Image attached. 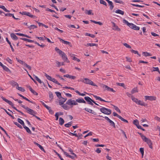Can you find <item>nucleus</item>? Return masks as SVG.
Wrapping results in <instances>:
<instances>
[{
	"label": "nucleus",
	"mask_w": 160,
	"mask_h": 160,
	"mask_svg": "<svg viewBox=\"0 0 160 160\" xmlns=\"http://www.w3.org/2000/svg\"><path fill=\"white\" fill-rule=\"evenodd\" d=\"M80 81L79 80L78 81ZM81 81L86 84L91 85L94 86H98L97 85L94 83L92 81L88 78H84L83 80H82Z\"/></svg>",
	"instance_id": "4"
},
{
	"label": "nucleus",
	"mask_w": 160,
	"mask_h": 160,
	"mask_svg": "<svg viewBox=\"0 0 160 160\" xmlns=\"http://www.w3.org/2000/svg\"><path fill=\"white\" fill-rule=\"evenodd\" d=\"M66 104L68 105L72 106V107L73 103L72 102V99H70L68 100L66 102Z\"/></svg>",
	"instance_id": "22"
},
{
	"label": "nucleus",
	"mask_w": 160,
	"mask_h": 160,
	"mask_svg": "<svg viewBox=\"0 0 160 160\" xmlns=\"http://www.w3.org/2000/svg\"><path fill=\"white\" fill-rule=\"evenodd\" d=\"M85 35L86 36H89L92 38H94L95 37V36L94 35L91 34H89V33H87V32L85 33Z\"/></svg>",
	"instance_id": "51"
},
{
	"label": "nucleus",
	"mask_w": 160,
	"mask_h": 160,
	"mask_svg": "<svg viewBox=\"0 0 160 160\" xmlns=\"http://www.w3.org/2000/svg\"><path fill=\"white\" fill-rule=\"evenodd\" d=\"M93 97L96 99L99 100H100L101 101H103V102H110L109 101H105V100H103V99L102 98L96 95H93Z\"/></svg>",
	"instance_id": "19"
},
{
	"label": "nucleus",
	"mask_w": 160,
	"mask_h": 160,
	"mask_svg": "<svg viewBox=\"0 0 160 160\" xmlns=\"http://www.w3.org/2000/svg\"><path fill=\"white\" fill-rule=\"evenodd\" d=\"M63 77H66L67 78H71L72 79H75L76 77L75 76H72L71 75H69L68 74H66L63 75Z\"/></svg>",
	"instance_id": "18"
},
{
	"label": "nucleus",
	"mask_w": 160,
	"mask_h": 160,
	"mask_svg": "<svg viewBox=\"0 0 160 160\" xmlns=\"http://www.w3.org/2000/svg\"><path fill=\"white\" fill-rule=\"evenodd\" d=\"M11 85L13 86H17V87H18V84L16 82H15L14 81H12L11 82Z\"/></svg>",
	"instance_id": "41"
},
{
	"label": "nucleus",
	"mask_w": 160,
	"mask_h": 160,
	"mask_svg": "<svg viewBox=\"0 0 160 160\" xmlns=\"http://www.w3.org/2000/svg\"><path fill=\"white\" fill-rule=\"evenodd\" d=\"M75 92L76 93H78L79 95L83 96H85V94L81 93L78 90H76L75 91Z\"/></svg>",
	"instance_id": "46"
},
{
	"label": "nucleus",
	"mask_w": 160,
	"mask_h": 160,
	"mask_svg": "<svg viewBox=\"0 0 160 160\" xmlns=\"http://www.w3.org/2000/svg\"><path fill=\"white\" fill-rule=\"evenodd\" d=\"M34 43H35L36 44L38 45V46H40V47H42V48H44L45 46V45H44V44L40 45L37 42H35L34 41Z\"/></svg>",
	"instance_id": "52"
},
{
	"label": "nucleus",
	"mask_w": 160,
	"mask_h": 160,
	"mask_svg": "<svg viewBox=\"0 0 160 160\" xmlns=\"http://www.w3.org/2000/svg\"><path fill=\"white\" fill-rule=\"evenodd\" d=\"M55 93L56 94L57 97L59 99H60V98H61L62 97L61 96V94L60 92H55Z\"/></svg>",
	"instance_id": "38"
},
{
	"label": "nucleus",
	"mask_w": 160,
	"mask_h": 160,
	"mask_svg": "<svg viewBox=\"0 0 160 160\" xmlns=\"http://www.w3.org/2000/svg\"><path fill=\"white\" fill-rule=\"evenodd\" d=\"M10 35L12 38L14 40H17L18 38V37L14 33H11L10 34Z\"/></svg>",
	"instance_id": "21"
},
{
	"label": "nucleus",
	"mask_w": 160,
	"mask_h": 160,
	"mask_svg": "<svg viewBox=\"0 0 160 160\" xmlns=\"http://www.w3.org/2000/svg\"><path fill=\"white\" fill-rule=\"evenodd\" d=\"M109 4L110 5V9L111 10H112L114 7V6L112 2L111 1L110 3H109Z\"/></svg>",
	"instance_id": "47"
},
{
	"label": "nucleus",
	"mask_w": 160,
	"mask_h": 160,
	"mask_svg": "<svg viewBox=\"0 0 160 160\" xmlns=\"http://www.w3.org/2000/svg\"><path fill=\"white\" fill-rule=\"evenodd\" d=\"M138 91L137 88H133L131 91V92L132 94H133L136 92H138Z\"/></svg>",
	"instance_id": "39"
},
{
	"label": "nucleus",
	"mask_w": 160,
	"mask_h": 160,
	"mask_svg": "<svg viewBox=\"0 0 160 160\" xmlns=\"http://www.w3.org/2000/svg\"><path fill=\"white\" fill-rule=\"evenodd\" d=\"M63 152L64 155H65L67 157H68L72 159H73L74 158V157L73 156H72L70 155H69L66 152L64 151Z\"/></svg>",
	"instance_id": "30"
},
{
	"label": "nucleus",
	"mask_w": 160,
	"mask_h": 160,
	"mask_svg": "<svg viewBox=\"0 0 160 160\" xmlns=\"http://www.w3.org/2000/svg\"><path fill=\"white\" fill-rule=\"evenodd\" d=\"M112 24L113 25V28L112 29L114 30H117L118 31H119L121 30L120 28H119L116 25V24L114 22H112Z\"/></svg>",
	"instance_id": "14"
},
{
	"label": "nucleus",
	"mask_w": 160,
	"mask_h": 160,
	"mask_svg": "<svg viewBox=\"0 0 160 160\" xmlns=\"http://www.w3.org/2000/svg\"><path fill=\"white\" fill-rule=\"evenodd\" d=\"M40 102L42 103V104L48 109H50V107L47 105L42 101H40Z\"/></svg>",
	"instance_id": "49"
},
{
	"label": "nucleus",
	"mask_w": 160,
	"mask_h": 160,
	"mask_svg": "<svg viewBox=\"0 0 160 160\" xmlns=\"http://www.w3.org/2000/svg\"><path fill=\"white\" fill-rule=\"evenodd\" d=\"M60 56L62 57V59L65 61L66 62H69V61L66 55L65 54L64 52L62 53Z\"/></svg>",
	"instance_id": "12"
},
{
	"label": "nucleus",
	"mask_w": 160,
	"mask_h": 160,
	"mask_svg": "<svg viewBox=\"0 0 160 160\" xmlns=\"http://www.w3.org/2000/svg\"><path fill=\"white\" fill-rule=\"evenodd\" d=\"M131 99L136 104L141 106H145V103L140 100H138V99L135 98L133 96H131Z\"/></svg>",
	"instance_id": "3"
},
{
	"label": "nucleus",
	"mask_w": 160,
	"mask_h": 160,
	"mask_svg": "<svg viewBox=\"0 0 160 160\" xmlns=\"http://www.w3.org/2000/svg\"><path fill=\"white\" fill-rule=\"evenodd\" d=\"M117 85L118 86H122V87H124V83H118L117 82L116 83Z\"/></svg>",
	"instance_id": "63"
},
{
	"label": "nucleus",
	"mask_w": 160,
	"mask_h": 160,
	"mask_svg": "<svg viewBox=\"0 0 160 160\" xmlns=\"http://www.w3.org/2000/svg\"><path fill=\"white\" fill-rule=\"evenodd\" d=\"M14 124L17 126L18 128H22V127L21 126V125H20V124H19L17 122H14Z\"/></svg>",
	"instance_id": "53"
},
{
	"label": "nucleus",
	"mask_w": 160,
	"mask_h": 160,
	"mask_svg": "<svg viewBox=\"0 0 160 160\" xmlns=\"http://www.w3.org/2000/svg\"><path fill=\"white\" fill-rule=\"evenodd\" d=\"M1 98L3 99V100L5 102L8 103V104L10 105L13 108V107H14V104L12 103V102L11 101H9L8 99H6L3 96H2L1 97Z\"/></svg>",
	"instance_id": "11"
},
{
	"label": "nucleus",
	"mask_w": 160,
	"mask_h": 160,
	"mask_svg": "<svg viewBox=\"0 0 160 160\" xmlns=\"http://www.w3.org/2000/svg\"><path fill=\"white\" fill-rule=\"evenodd\" d=\"M100 111L102 113L107 115H110L111 113V110L105 107L100 108Z\"/></svg>",
	"instance_id": "5"
},
{
	"label": "nucleus",
	"mask_w": 160,
	"mask_h": 160,
	"mask_svg": "<svg viewBox=\"0 0 160 160\" xmlns=\"http://www.w3.org/2000/svg\"><path fill=\"white\" fill-rule=\"evenodd\" d=\"M1 8H2L5 11L7 12H9L10 11L8 10H7L4 6H2Z\"/></svg>",
	"instance_id": "50"
},
{
	"label": "nucleus",
	"mask_w": 160,
	"mask_h": 160,
	"mask_svg": "<svg viewBox=\"0 0 160 160\" xmlns=\"http://www.w3.org/2000/svg\"><path fill=\"white\" fill-rule=\"evenodd\" d=\"M133 123L136 125V126H137V125H138L139 124H138V121L136 119V120H134L133 121Z\"/></svg>",
	"instance_id": "62"
},
{
	"label": "nucleus",
	"mask_w": 160,
	"mask_h": 160,
	"mask_svg": "<svg viewBox=\"0 0 160 160\" xmlns=\"http://www.w3.org/2000/svg\"><path fill=\"white\" fill-rule=\"evenodd\" d=\"M19 13L20 14H22V15H27V16H28L29 17L31 18H34L35 17V16H34L32 14H31V13L29 12H19Z\"/></svg>",
	"instance_id": "8"
},
{
	"label": "nucleus",
	"mask_w": 160,
	"mask_h": 160,
	"mask_svg": "<svg viewBox=\"0 0 160 160\" xmlns=\"http://www.w3.org/2000/svg\"><path fill=\"white\" fill-rule=\"evenodd\" d=\"M108 122H109L110 125L112 126L114 128H115V123L113 122L110 119Z\"/></svg>",
	"instance_id": "43"
},
{
	"label": "nucleus",
	"mask_w": 160,
	"mask_h": 160,
	"mask_svg": "<svg viewBox=\"0 0 160 160\" xmlns=\"http://www.w3.org/2000/svg\"><path fill=\"white\" fill-rule=\"evenodd\" d=\"M34 78L36 79V80L38 81L39 83H42V82L41 80L39 79V78L37 76H35Z\"/></svg>",
	"instance_id": "45"
},
{
	"label": "nucleus",
	"mask_w": 160,
	"mask_h": 160,
	"mask_svg": "<svg viewBox=\"0 0 160 160\" xmlns=\"http://www.w3.org/2000/svg\"><path fill=\"white\" fill-rule=\"evenodd\" d=\"M24 128L26 129V131L27 132H28L29 133L31 134V130H30V129L29 128H28L27 127V126H25V125L23 126Z\"/></svg>",
	"instance_id": "28"
},
{
	"label": "nucleus",
	"mask_w": 160,
	"mask_h": 160,
	"mask_svg": "<svg viewBox=\"0 0 160 160\" xmlns=\"http://www.w3.org/2000/svg\"><path fill=\"white\" fill-rule=\"evenodd\" d=\"M59 124L60 125H62L63 124V123H64V120L62 118H59Z\"/></svg>",
	"instance_id": "34"
},
{
	"label": "nucleus",
	"mask_w": 160,
	"mask_h": 160,
	"mask_svg": "<svg viewBox=\"0 0 160 160\" xmlns=\"http://www.w3.org/2000/svg\"><path fill=\"white\" fill-rule=\"evenodd\" d=\"M123 22L127 24L128 26L133 29L139 30L140 29L139 27L136 26L135 25L132 23L128 22L125 19H123Z\"/></svg>",
	"instance_id": "1"
},
{
	"label": "nucleus",
	"mask_w": 160,
	"mask_h": 160,
	"mask_svg": "<svg viewBox=\"0 0 160 160\" xmlns=\"http://www.w3.org/2000/svg\"><path fill=\"white\" fill-rule=\"evenodd\" d=\"M115 12L116 13H119L122 15H123L124 14V12L120 9H118Z\"/></svg>",
	"instance_id": "27"
},
{
	"label": "nucleus",
	"mask_w": 160,
	"mask_h": 160,
	"mask_svg": "<svg viewBox=\"0 0 160 160\" xmlns=\"http://www.w3.org/2000/svg\"><path fill=\"white\" fill-rule=\"evenodd\" d=\"M37 28V27L36 26L34 25H32L28 27V28L30 30L33 29L34 28Z\"/></svg>",
	"instance_id": "33"
},
{
	"label": "nucleus",
	"mask_w": 160,
	"mask_h": 160,
	"mask_svg": "<svg viewBox=\"0 0 160 160\" xmlns=\"http://www.w3.org/2000/svg\"><path fill=\"white\" fill-rule=\"evenodd\" d=\"M17 121L18 122L20 123L23 126L24 125V123L23 121L21 119L18 118L17 119Z\"/></svg>",
	"instance_id": "37"
},
{
	"label": "nucleus",
	"mask_w": 160,
	"mask_h": 160,
	"mask_svg": "<svg viewBox=\"0 0 160 160\" xmlns=\"http://www.w3.org/2000/svg\"><path fill=\"white\" fill-rule=\"evenodd\" d=\"M23 66L26 67L30 70H31V67L26 63H25Z\"/></svg>",
	"instance_id": "57"
},
{
	"label": "nucleus",
	"mask_w": 160,
	"mask_h": 160,
	"mask_svg": "<svg viewBox=\"0 0 160 160\" xmlns=\"http://www.w3.org/2000/svg\"><path fill=\"white\" fill-rule=\"evenodd\" d=\"M1 98L3 99V100L5 102L8 103V104L10 105L13 108V107H14V104L12 103V102L11 101H9L8 99H6L3 96H2L1 97Z\"/></svg>",
	"instance_id": "10"
},
{
	"label": "nucleus",
	"mask_w": 160,
	"mask_h": 160,
	"mask_svg": "<svg viewBox=\"0 0 160 160\" xmlns=\"http://www.w3.org/2000/svg\"><path fill=\"white\" fill-rule=\"evenodd\" d=\"M86 11L87 12H86V13L88 15H93V14L92 13V10H86Z\"/></svg>",
	"instance_id": "60"
},
{
	"label": "nucleus",
	"mask_w": 160,
	"mask_h": 160,
	"mask_svg": "<svg viewBox=\"0 0 160 160\" xmlns=\"http://www.w3.org/2000/svg\"><path fill=\"white\" fill-rule=\"evenodd\" d=\"M100 3L101 4H102L106 6L107 5L106 2L103 0H100Z\"/></svg>",
	"instance_id": "48"
},
{
	"label": "nucleus",
	"mask_w": 160,
	"mask_h": 160,
	"mask_svg": "<svg viewBox=\"0 0 160 160\" xmlns=\"http://www.w3.org/2000/svg\"><path fill=\"white\" fill-rule=\"evenodd\" d=\"M56 63L58 65V67L61 65H64L63 62H60L58 61H56Z\"/></svg>",
	"instance_id": "56"
},
{
	"label": "nucleus",
	"mask_w": 160,
	"mask_h": 160,
	"mask_svg": "<svg viewBox=\"0 0 160 160\" xmlns=\"http://www.w3.org/2000/svg\"><path fill=\"white\" fill-rule=\"evenodd\" d=\"M68 149L69 151L71 152V154L73 155V156L74 157V158L77 157V155L73 152V150L71 149V148L69 147L68 148Z\"/></svg>",
	"instance_id": "26"
},
{
	"label": "nucleus",
	"mask_w": 160,
	"mask_h": 160,
	"mask_svg": "<svg viewBox=\"0 0 160 160\" xmlns=\"http://www.w3.org/2000/svg\"><path fill=\"white\" fill-rule=\"evenodd\" d=\"M142 54L146 57L151 56L152 55L150 53L147 52H142Z\"/></svg>",
	"instance_id": "44"
},
{
	"label": "nucleus",
	"mask_w": 160,
	"mask_h": 160,
	"mask_svg": "<svg viewBox=\"0 0 160 160\" xmlns=\"http://www.w3.org/2000/svg\"><path fill=\"white\" fill-rule=\"evenodd\" d=\"M2 67V68L3 69L6 71L7 72H11L10 70L7 67L4 66V65H3Z\"/></svg>",
	"instance_id": "29"
},
{
	"label": "nucleus",
	"mask_w": 160,
	"mask_h": 160,
	"mask_svg": "<svg viewBox=\"0 0 160 160\" xmlns=\"http://www.w3.org/2000/svg\"><path fill=\"white\" fill-rule=\"evenodd\" d=\"M52 82H54L55 83L60 85L61 86H62V85H61L59 83L58 81L54 78H53L52 79Z\"/></svg>",
	"instance_id": "36"
},
{
	"label": "nucleus",
	"mask_w": 160,
	"mask_h": 160,
	"mask_svg": "<svg viewBox=\"0 0 160 160\" xmlns=\"http://www.w3.org/2000/svg\"><path fill=\"white\" fill-rule=\"evenodd\" d=\"M141 138L145 142V141L148 138H146V137L144 135H142Z\"/></svg>",
	"instance_id": "61"
},
{
	"label": "nucleus",
	"mask_w": 160,
	"mask_h": 160,
	"mask_svg": "<svg viewBox=\"0 0 160 160\" xmlns=\"http://www.w3.org/2000/svg\"><path fill=\"white\" fill-rule=\"evenodd\" d=\"M34 143L36 145H37L38 147L42 151H43L45 152H46L43 147L41 145L39 144L38 143L36 142H34Z\"/></svg>",
	"instance_id": "20"
},
{
	"label": "nucleus",
	"mask_w": 160,
	"mask_h": 160,
	"mask_svg": "<svg viewBox=\"0 0 160 160\" xmlns=\"http://www.w3.org/2000/svg\"><path fill=\"white\" fill-rule=\"evenodd\" d=\"M84 109L86 111L88 112H89L90 113H92V114H93L94 115H96V113L93 110H92L90 109V108H85Z\"/></svg>",
	"instance_id": "13"
},
{
	"label": "nucleus",
	"mask_w": 160,
	"mask_h": 160,
	"mask_svg": "<svg viewBox=\"0 0 160 160\" xmlns=\"http://www.w3.org/2000/svg\"><path fill=\"white\" fill-rule=\"evenodd\" d=\"M119 119H120L123 122H126L127 123H128V121H127V120L124 119V118H122L121 116L120 117V118Z\"/></svg>",
	"instance_id": "64"
},
{
	"label": "nucleus",
	"mask_w": 160,
	"mask_h": 160,
	"mask_svg": "<svg viewBox=\"0 0 160 160\" xmlns=\"http://www.w3.org/2000/svg\"><path fill=\"white\" fill-rule=\"evenodd\" d=\"M145 98L146 100H148L151 101H155L156 99V97L153 96H146Z\"/></svg>",
	"instance_id": "9"
},
{
	"label": "nucleus",
	"mask_w": 160,
	"mask_h": 160,
	"mask_svg": "<svg viewBox=\"0 0 160 160\" xmlns=\"http://www.w3.org/2000/svg\"><path fill=\"white\" fill-rule=\"evenodd\" d=\"M114 109L119 113H121V111L119 108L117 106H114Z\"/></svg>",
	"instance_id": "58"
},
{
	"label": "nucleus",
	"mask_w": 160,
	"mask_h": 160,
	"mask_svg": "<svg viewBox=\"0 0 160 160\" xmlns=\"http://www.w3.org/2000/svg\"><path fill=\"white\" fill-rule=\"evenodd\" d=\"M77 102L79 103H86V102L82 98H79L76 100Z\"/></svg>",
	"instance_id": "17"
},
{
	"label": "nucleus",
	"mask_w": 160,
	"mask_h": 160,
	"mask_svg": "<svg viewBox=\"0 0 160 160\" xmlns=\"http://www.w3.org/2000/svg\"><path fill=\"white\" fill-rule=\"evenodd\" d=\"M145 142H146L148 144L150 148L151 149L152 148V143L150 139H149L148 138L147 139V140L145 141Z\"/></svg>",
	"instance_id": "16"
},
{
	"label": "nucleus",
	"mask_w": 160,
	"mask_h": 160,
	"mask_svg": "<svg viewBox=\"0 0 160 160\" xmlns=\"http://www.w3.org/2000/svg\"><path fill=\"white\" fill-rule=\"evenodd\" d=\"M101 86L102 88L105 89V90L111 91L114 92H115V91L112 88H110L106 85L102 84L101 85Z\"/></svg>",
	"instance_id": "7"
},
{
	"label": "nucleus",
	"mask_w": 160,
	"mask_h": 160,
	"mask_svg": "<svg viewBox=\"0 0 160 160\" xmlns=\"http://www.w3.org/2000/svg\"><path fill=\"white\" fill-rule=\"evenodd\" d=\"M58 38L61 41L65 44L69 45L71 44L70 42L68 41H65L60 38Z\"/></svg>",
	"instance_id": "23"
},
{
	"label": "nucleus",
	"mask_w": 160,
	"mask_h": 160,
	"mask_svg": "<svg viewBox=\"0 0 160 160\" xmlns=\"http://www.w3.org/2000/svg\"><path fill=\"white\" fill-rule=\"evenodd\" d=\"M85 100L87 102V104L90 105L92 106L93 105V100L91 98L87 96L84 98Z\"/></svg>",
	"instance_id": "6"
},
{
	"label": "nucleus",
	"mask_w": 160,
	"mask_h": 160,
	"mask_svg": "<svg viewBox=\"0 0 160 160\" xmlns=\"http://www.w3.org/2000/svg\"><path fill=\"white\" fill-rule=\"evenodd\" d=\"M45 76L48 79L52 81V79L53 78H52L51 77L49 76L46 73H45Z\"/></svg>",
	"instance_id": "42"
},
{
	"label": "nucleus",
	"mask_w": 160,
	"mask_h": 160,
	"mask_svg": "<svg viewBox=\"0 0 160 160\" xmlns=\"http://www.w3.org/2000/svg\"><path fill=\"white\" fill-rule=\"evenodd\" d=\"M5 16H9V17H12L13 18L14 17V14H12L10 13H6L5 14Z\"/></svg>",
	"instance_id": "54"
},
{
	"label": "nucleus",
	"mask_w": 160,
	"mask_h": 160,
	"mask_svg": "<svg viewBox=\"0 0 160 160\" xmlns=\"http://www.w3.org/2000/svg\"><path fill=\"white\" fill-rule=\"evenodd\" d=\"M20 39H22L24 41H27L29 42H34V41L29 39L27 38H21Z\"/></svg>",
	"instance_id": "24"
},
{
	"label": "nucleus",
	"mask_w": 160,
	"mask_h": 160,
	"mask_svg": "<svg viewBox=\"0 0 160 160\" xmlns=\"http://www.w3.org/2000/svg\"><path fill=\"white\" fill-rule=\"evenodd\" d=\"M62 107L64 108V109L66 110H68L69 109V107L68 106H67L66 104H63L61 105Z\"/></svg>",
	"instance_id": "31"
},
{
	"label": "nucleus",
	"mask_w": 160,
	"mask_h": 160,
	"mask_svg": "<svg viewBox=\"0 0 160 160\" xmlns=\"http://www.w3.org/2000/svg\"><path fill=\"white\" fill-rule=\"evenodd\" d=\"M131 52L133 53L134 54H138L139 56H140V55L138 53V52L137 51H135L133 49H132L131 50Z\"/></svg>",
	"instance_id": "59"
},
{
	"label": "nucleus",
	"mask_w": 160,
	"mask_h": 160,
	"mask_svg": "<svg viewBox=\"0 0 160 160\" xmlns=\"http://www.w3.org/2000/svg\"><path fill=\"white\" fill-rule=\"evenodd\" d=\"M49 98L50 99V101H52L53 99V95L52 92H49Z\"/></svg>",
	"instance_id": "32"
},
{
	"label": "nucleus",
	"mask_w": 160,
	"mask_h": 160,
	"mask_svg": "<svg viewBox=\"0 0 160 160\" xmlns=\"http://www.w3.org/2000/svg\"><path fill=\"white\" fill-rule=\"evenodd\" d=\"M60 100L59 101V104L60 105L64 104V103L66 101L67 98H64L63 97H62L60 98Z\"/></svg>",
	"instance_id": "15"
},
{
	"label": "nucleus",
	"mask_w": 160,
	"mask_h": 160,
	"mask_svg": "<svg viewBox=\"0 0 160 160\" xmlns=\"http://www.w3.org/2000/svg\"><path fill=\"white\" fill-rule=\"evenodd\" d=\"M90 21L91 22H93L95 24H97L99 25H102L103 24L102 22H98V21H96L94 20H91Z\"/></svg>",
	"instance_id": "35"
},
{
	"label": "nucleus",
	"mask_w": 160,
	"mask_h": 160,
	"mask_svg": "<svg viewBox=\"0 0 160 160\" xmlns=\"http://www.w3.org/2000/svg\"><path fill=\"white\" fill-rule=\"evenodd\" d=\"M16 88L18 90L22 92H24L25 91V90L22 87H19V86L18 87H16Z\"/></svg>",
	"instance_id": "40"
},
{
	"label": "nucleus",
	"mask_w": 160,
	"mask_h": 160,
	"mask_svg": "<svg viewBox=\"0 0 160 160\" xmlns=\"http://www.w3.org/2000/svg\"><path fill=\"white\" fill-rule=\"evenodd\" d=\"M72 124L71 122H70L64 125V126L67 128L71 126Z\"/></svg>",
	"instance_id": "55"
},
{
	"label": "nucleus",
	"mask_w": 160,
	"mask_h": 160,
	"mask_svg": "<svg viewBox=\"0 0 160 160\" xmlns=\"http://www.w3.org/2000/svg\"><path fill=\"white\" fill-rule=\"evenodd\" d=\"M21 106L25 109L27 111L28 113H29V114L33 115L34 116V115H35V114H37L36 112L34 111L33 110L28 108L27 107H25L24 105L21 104Z\"/></svg>",
	"instance_id": "2"
},
{
	"label": "nucleus",
	"mask_w": 160,
	"mask_h": 160,
	"mask_svg": "<svg viewBox=\"0 0 160 160\" xmlns=\"http://www.w3.org/2000/svg\"><path fill=\"white\" fill-rule=\"evenodd\" d=\"M55 49L56 51L57 52V53H58L60 55H61L62 53L64 52L58 48L57 47L55 48Z\"/></svg>",
	"instance_id": "25"
}]
</instances>
